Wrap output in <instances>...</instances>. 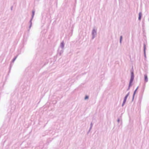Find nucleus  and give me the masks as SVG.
Segmentation results:
<instances>
[{"label": "nucleus", "mask_w": 149, "mask_h": 149, "mask_svg": "<svg viewBox=\"0 0 149 149\" xmlns=\"http://www.w3.org/2000/svg\"><path fill=\"white\" fill-rule=\"evenodd\" d=\"M134 78V74L133 71H131V78L130 80L128 86L131 87L132 85V83Z\"/></svg>", "instance_id": "f257e3e1"}, {"label": "nucleus", "mask_w": 149, "mask_h": 149, "mask_svg": "<svg viewBox=\"0 0 149 149\" xmlns=\"http://www.w3.org/2000/svg\"><path fill=\"white\" fill-rule=\"evenodd\" d=\"M97 29L96 28L94 27L92 32V39H93L96 36L97 34Z\"/></svg>", "instance_id": "f03ea898"}, {"label": "nucleus", "mask_w": 149, "mask_h": 149, "mask_svg": "<svg viewBox=\"0 0 149 149\" xmlns=\"http://www.w3.org/2000/svg\"><path fill=\"white\" fill-rule=\"evenodd\" d=\"M143 53H144V56L145 57V58H146V45L145 43H143Z\"/></svg>", "instance_id": "7ed1b4c3"}, {"label": "nucleus", "mask_w": 149, "mask_h": 149, "mask_svg": "<svg viewBox=\"0 0 149 149\" xmlns=\"http://www.w3.org/2000/svg\"><path fill=\"white\" fill-rule=\"evenodd\" d=\"M138 88H139V86H138L134 92L133 94V96H132V101H133L134 100L135 95L136 93V92L137 90H138Z\"/></svg>", "instance_id": "20e7f679"}, {"label": "nucleus", "mask_w": 149, "mask_h": 149, "mask_svg": "<svg viewBox=\"0 0 149 149\" xmlns=\"http://www.w3.org/2000/svg\"><path fill=\"white\" fill-rule=\"evenodd\" d=\"M33 19H31L29 21V24H30L29 26V29L28 30V31H29V29H31V27L32 26V20Z\"/></svg>", "instance_id": "39448f33"}, {"label": "nucleus", "mask_w": 149, "mask_h": 149, "mask_svg": "<svg viewBox=\"0 0 149 149\" xmlns=\"http://www.w3.org/2000/svg\"><path fill=\"white\" fill-rule=\"evenodd\" d=\"M142 16V13L141 12H140L139 14V17H138V20L139 21H140L141 19V17Z\"/></svg>", "instance_id": "423d86ee"}, {"label": "nucleus", "mask_w": 149, "mask_h": 149, "mask_svg": "<svg viewBox=\"0 0 149 149\" xmlns=\"http://www.w3.org/2000/svg\"><path fill=\"white\" fill-rule=\"evenodd\" d=\"M144 81L145 82H148V77L147 75L146 74H145L144 75Z\"/></svg>", "instance_id": "0eeeda50"}, {"label": "nucleus", "mask_w": 149, "mask_h": 149, "mask_svg": "<svg viewBox=\"0 0 149 149\" xmlns=\"http://www.w3.org/2000/svg\"><path fill=\"white\" fill-rule=\"evenodd\" d=\"M64 46V42L63 41L62 42H61L60 44V47H61V49H63Z\"/></svg>", "instance_id": "6e6552de"}, {"label": "nucleus", "mask_w": 149, "mask_h": 149, "mask_svg": "<svg viewBox=\"0 0 149 149\" xmlns=\"http://www.w3.org/2000/svg\"><path fill=\"white\" fill-rule=\"evenodd\" d=\"M35 10H32V15L31 19H33L35 14Z\"/></svg>", "instance_id": "1a4fd4ad"}, {"label": "nucleus", "mask_w": 149, "mask_h": 149, "mask_svg": "<svg viewBox=\"0 0 149 149\" xmlns=\"http://www.w3.org/2000/svg\"><path fill=\"white\" fill-rule=\"evenodd\" d=\"M63 50L62 49L59 52L58 51V54L60 56L63 53Z\"/></svg>", "instance_id": "9d476101"}, {"label": "nucleus", "mask_w": 149, "mask_h": 149, "mask_svg": "<svg viewBox=\"0 0 149 149\" xmlns=\"http://www.w3.org/2000/svg\"><path fill=\"white\" fill-rule=\"evenodd\" d=\"M130 92H129L127 93V94H126V95L125 96V97H124V99H125V100H127V99L128 97L129 96V94H130Z\"/></svg>", "instance_id": "9b49d317"}, {"label": "nucleus", "mask_w": 149, "mask_h": 149, "mask_svg": "<svg viewBox=\"0 0 149 149\" xmlns=\"http://www.w3.org/2000/svg\"><path fill=\"white\" fill-rule=\"evenodd\" d=\"M123 39V36H121L120 37V44L122 43V41Z\"/></svg>", "instance_id": "f8f14e48"}, {"label": "nucleus", "mask_w": 149, "mask_h": 149, "mask_svg": "<svg viewBox=\"0 0 149 149\" xmlns=\"http://www.w3.org/2000/svg\"><path fill=\"white\" fill-rule=\"evenodd\" d=\"M17 56L18 55H17L14 58H13L12 61V62H14V61L16 59Z\"/></svg>", "instance_id": "ddd939ff"}, {"label": "nucleus", "mask_w": 149, "mask_h": 149, "mask_svg": "<svg viewBox=\"0 0 149 149\" xmlns=\"http://www.w3.org/2000/svg\"><path fill=\"white\" fill-rule=\"evenodd\" d=\"M89 98V96L88 95H86L84 97V99L85 100H86L87 99H88Z\"/></svg>", "instance_id": "4468645a"}, {"label": "nucleus", "mask_w": 149, "mask_h": 149, "mask_svg": "<svg viewBox=\"0 0 149 149\" xmlns=\"http://www.w3.org/2000/svg\"><path fill=\"white\" fill-rule=\"evenodd\" d=\"M130 87H131L129 86H128V87L127 88V91H129L130 89Z\"/></svg>", "instance_id": "2eb2a0df"}, {"label": "nucleus", "mask_w": 149, "mask_h": 149, "mask_svg": "<svg viewBox=\"0 0 149 149\" xmlns=\"http://www.w3.org/2000/svg\"><path fill=\"white\" fill-rule=\"evenodd\" d=\"M126 100H125V99H124L123 102L124 103H125V102L126 101Z\"/></svg>", "instance_id": "dca6fc26"}, {"label": "nucleus", "mask_w": 149, "mask_h": 149, "mask_svg": "<svg viewBox=\"0 0 149 149\" xmlns=\"http://www.w3.org/2000/svg\"><path fill=\"white\" fill-rule=\"evenodd\" d=\"M11 67H12V66L10 65V69H9V72H10V70L11 68Z\"/></svg>", "instance_id": "f3484780"}, {"label": "nucleus", "mask_w": 149, "mask_h": 149, "mask_svg": "<svg viewBox=\"0 0 149 149\" xmlns=\"http://www.w3.org/2000/svg\"><path fill=\"white\" fill-rule=\"evenodd\" d=\"M93 125V124L92 122H91L90 124V127H92V126Z\"/></svg>", "instance_id": "a211bd4d"}, {"label": "nucleus", "mask_w": 149, "mask_h": 149, "mask_svg": "<svg viewBox=\"0 0 149 149\" xmlns=\"http://www.w3.org/2000/svg\"><path fill=\"white\" fill-rule=\"evenodd\" d=\"M120 120L119 118H118L117 119V122L118 123H119L120 122Z\"/></svg>", "instance_id": "6ab92c4d"}, {"label": "nucleus", "mask_w": 149, "mask_h": 149, "mask_svg": "<svg viewBox=\"0 0 149 149\" xmlns=\"http://www.w3.org/2000/svg\"><path fill=\"white\" fill-rule=\"evenodd\" d=\"M125 104V103H124V102H123V103H122V107H123Z\"/></svg>", "instance_id": "aec40b11"}, {"label": "nucleus", "mask_w": 149, "mask_h": 149, "mask_svg": "<svg viewBox=\"0 0 149 149\" xmlns=\"http://www.w3.org/2000/svg\"><path fill=\"white\" fill-rule=\"evenodd\" d=\"M13 8V6H12L11 7V8H10V9H11V10H12Z\"/></svg>", "instance_id": "412c9836"}, {"label": "nucleus", "mask_w": 149, "mask_h": 149, "mask_svg": "<svg viewBox=\"0 0 149 149\" xmlns=\"http://www.w3.org/2000/svg\"><path fill=\"white\" fill-rule=\"evenodd\" d=\"M92 128V127H90V128L89 129V131H90V130H91V129Z\"/></svg>", "instance_id": "4be33fe9"}, {"label": "nucleus", "mask_w": 149, "mask_h": 149, "mask_svg": "<svg viewBox=\"0 0 149 149\" xmlns=\"http://www.w3.org/2000/svg\"><path fill=\"white\" fill-rule=\"evenodd\" d=\"M89 132H90V131H88L87 132V134H88Z\"/></svg>", "instance_id": "5701e85b"}, {"label": "nucleus", "mask_w": 149, "mask_h": 149, "mask_svg": "<svg viewBox=\"0 0 149 149\" xmlns=\"http://www.w3.org/2000/svg\"><path fill=\"white\" fill-rule=\"evenodd\" d=\"M122 121H121V124H122Z\"/></svg>", "instance_id": "b1692460"}, {"label": "nucleus", "mask_w": 149, "mask_h": 149, "mask_svg": "<svg viewBox=\"0 0 149 149\" xmlns=\"http://www.w3.org/2000/svg\"><path fill=\"white\" fill-rule=\"evenodd\" d=\"M148 20H149V19H148Z\"/></svg>", "instance_id": "393cba45"}]
</instances>
